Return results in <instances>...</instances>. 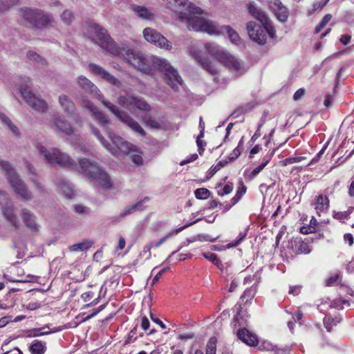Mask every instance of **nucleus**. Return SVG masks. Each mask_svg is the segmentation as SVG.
<instances>
[{"label":"nucleus","instance_id":"a19ab883","mask_svg":"<svg viewBox=\"0 0 354 354\" xmlns=\"http://www.w3.org/2000/svg\"><path fill=\"white\" fill-rule=\"evenodd\" d=\"M136 151H131L129 154H131V160L137 166H140L143 164V158L141 156V152L138 151L137 147L135 146Z\"/></svg>","mask_w":354,"mask_h":354},{"label":"nucleus","instance_id":"6e6552de","mask_svg":"<svg viewBox=\"0 0 354 354\" xmlns=\"http://www.w3.org/2000/svg\"><path fill=\"white\" fill-rule=\"evenodd\" d=\"M0 169L6 176L8 183L17 195L19 196L24 201H28L32 198V193L28 190L26 185L9 162L0 160Z\"/></svg>","mask_w":354,"mask_h":354},{"label":"nucleus","instance_id":"e433bc0d","mask_svg":"<svg viewBox=\"0 0 354 354\" xmlns=\"http://www.w3.org/2000/svg\"><path fill=\"white\" fill-rule=\"evenodd\" d=\"M26 168L28 170L30 174L33 175V176L30 178V180H31V181H32L34 183L35 187L37 189H39V191H43V185L37 179L36 176H35L36 170L35 169L33 166L30 163L28 162L27 161L26 162Z\"/></svg>","mask_w":354,"mask_h":354},{"label":"nucleus","instance_id":"c756f323","mask_svg":"<svg viewBox=\"0 0 354 354\" xmlns=\"http://www.w3.org/2000/svg\"><path fill=\"white\" fill-rule=\"evenodd\" d=\"M93 243V241L86 239L82 242L77 243L71 245L69 247V249L71 251L73 252L84 251L91 248Z\"/></svg>","mask_w":354,"mask_h":354},{"label":"nucleus","instance_id":"a18cd8bd","mask_svg":"<svg viewBox=\"0 0 354 354\" xmlns=\"http://www.w3.org/2000/svg\"><path fill=\"white\" fill-rule=\"evenodd\" d=\"M216 340L214 337L210 338L207 344L206 354H216Z\"/></svg>","mask_w":354,"mask_h":354},{"label":"nucleus","instance_id":"0e129e2a","mask_svg":"<svg viewBox=\"0 0 354 354\" xmlns=\"http://www.w3.org/2000/svg\"><path fill=\"white\" fill-rule=\"evenodd\" d=\"M198 158V155L196 153H193L188 157H187L186 159L182 160L180 163V165H185L187 163L192 162L194 160H196Z\"/></svg>","mask_w":354,"mask_h":354},{"label":"nucleus","instance_id":"052dcab7","mask_svg":"<svg viewBox=\"0 0 354 354\" xmlns=\"http://www.w3.org/2000/svg\"><path fill=\"white\" fill-rule=\"evenodd\" d=\"M136 333H137V327L136 326L133 329H131L130 330V332L129 333V334L127 335V338L125 341L126 344L133 342L134 341L136 340V339H137V337L136 336Z\"/></svg>","mask_w":354,"mask_h":354},{"label":"nucleus","instance_id":"c9c22d12","mask_svg":"<svg viewBox=\"0 0 354 354\" xmlns=\"http://www.w3.org/2000/svg\"><path fill=\"white\" fill-rule=\"evenodd\" d=\"M142 206V201H138L134 204L127 206L121 212L122 216H127L133 213L136 210H140Z\"/></svg>","mask_w":354,"mask_h":354},{"label":"nucleus","instance_id":"bf43d9fd","mask_svg":"<svg viewBox=\"0 0 354 354\" xmlns=\"http://www.w3.org/2000/svg\"><path fill=\"white\" fill-rule=\"evenodd\" d=\"M75 211L78 214H88L91 213V210L88 207L83 206L82 205H75L74 206Z\"/></svg>","mask_w":354,"mask_h":354},{"label":"nucleus","instance_id":"f03ea898","mask_svg":"<svg viewBox=\"0 0 354 354\" xmlns=\"http://www.w3.org/2000/svg\"><path fill=\"white\" fill-rule=\"evenodd\" d=\"M79 104L84 109L89 111L91 117L96 120L99 124L104 129L109 136L111 143H109L101 135L100 131L92 124H89L91 132L100 141L101 145L111 153L113 155L127 154L131 151H136L135 146L118 135L111 133L109 129L110 120L107 117L94 105V104L88 99L82 98L79 100Z\"/></svg>","mask_w":354,"mask_h":354},{"label":"nucleus","instance_id":"20e7f679","mask_svg":"<svg viewBox=\"0 0 354 354\" xmlns=\"http://www.w3.org/2000/svg\"><path fill=\"white\" fill-rule=\"evenodd\" d=\"M80 172L88 178L96 187L103 190L114 189V183L109 174L95 161L82 158L79 161Z\"/></svg>","mask_w":354,"mask_h":354},{"label":"nucleus","instance_id":"37998d69","mask_svg":"<svg viewBox=\"0 0 354 354\" xmlns=\"http://www.w3.org/2000/svg\"><path fill=\"white\" fill-rule=\"evenodd\" d=\"M256 292L257 288L255 286H252L250 288H248L244 291L241 296V299L243 300L245 299V302H248L254 297Z\"/></svg>","mask_w":354,"mask_h":354},{"label":"nucleus","instance_id":"7c9ffc66","mask_svg":"<svg viewBox=\"0 0 354 354\" xmlns=\"http://www.w3.org/2000/svg\"><path fill=\"white\" fill-rule=\"evenodd\" d=\"M192 56L198 62L201 63V66L203 68L208 71L211 74L216 73V69L212 65V64L208 61H202L201 57L196 53L191 51Z\"/></svg>","mask_w":354,"mask_h":354},{"label":"nucleus","instance_id":"79ce46f5","mask_svg":"<svg viewBox=\"0 0 354 354\" xmlns=\"http://www.w3.org/2000/svg\"><path fill=\"white\" fill-rule=\"evenodd\" d=\"M243 145V138H242L238 146L233 150V151L230 154L229 159L230 161H233L235 159H236L241 153V147Z\"/></svg>","mask_w":354,"mask_h":354},{"label":"nucleus","instance_id":"f3484780","mask_svg":"<svg viewBox=\"0 0 354 354\" xmlns=\"http://www.w3.org/2000/svg\"><path fill=\"white\" fill-rule=\"evenodd\" d=\"M51 127L66 136L75 135V129L66 120L61 116H56L53 118Z\"/></svg>","mask_w":354,"mask_h":354},{"label":"nucleus","instance_id":"864d4df0","mask_svg":"<svg viewBox=\"0 0 354 354\" xmlns=\"http://www.w3.org/2000/svg\"><path fill=\"white\" fill-rule=\"evenodd\" d=\"M245 191H246V187L244 186H242L241 187H239L238 189L235 196L232 198V202L233 205L236 203L240 200V198L242 197L243 194H245Z\"/></svg>","mask_w":354,"mask_h":354},{"label":"nucleus","instance_id":"4d7b16f0","mask_svg":"<svg viewBox=\"0 0 354 354\" xmlns=\"http://www.w3.org/2000/svg\"><path fill=\"white\" fill-rule=\"evenodd\" d=\"M233 190V184L228 183L222 189V190L218 192L219 196H224L230 194Z\"/></svg>","mask_w":354,"mask_h":354},{"label":"nucleus","instance_id":"bb28decb","mask_svg":"<svg viewBox=\"0 0 354 354\" xmlns=\"http://www.w3.org/2000/svg\"><path fill=\"white\" fill-rule=\"evenodd\" d=\"M56 185L60 192L68 198H71L73 196V191L68 183L62 178H59L56 181Z\"/></svg>","mask_w":354,"mask_h":354},{"label":"nucleus","instance_id":"2eb2a0df","mask_svg":"<svg viewBox=\"0 0 354 354\" xmlns=\"http://www.w3.org/2000/svg\"><path fill=\"white\" fill-rule=\"evenodd\" d=\"M143 35L145 39L149 43L165 50H171L172 44L163 35H162L157 30L146 28L143 30Z\"/></svg>","mask_w":354,"mask_h":354},{"label":"nucleus","instance_id":"5701e85b","mask_svg":"<svg viewBox=\"0 0 354 354\" xmlns=\"http://www.w3.org/2000/svg\"><path fill=\"white\" fill-rule=\"evenodd\" d=\"M59 103L63 111L68 116L71 117L75 112V105L71 99L66 95H61L59 96Z\"/></svg>","mask_w":354,"mask_h":354},{"label":"nucleus","instance_id":"b1692460","mask_svg":"<svg viewBox=\"0 0 354 354\" xmlns=\"http://www.w3.org/2000/svg\"><path fill=\"white\" fill-rule=\"evenodd\" d=\"M21 216L26 225L32 231L38 230V225L35 221V216L30 210L24 208L21 211Z\"/></svg>","mask_w":354,"mask_h":354},{"label":"nucleus","instance_id":"69168bd1","mask_svg":"<svg viewBox=\"0 0 354 354\" xmlns=\"http://www.w3.org/2000/svg\"><path fill=\"white\" fill-rule=\"evenodd\" d=\"M260 279V274L259 272H257L252 277L249 276L245 278L244 283H251L252 281H259Z\"/></svg>","mask_w":354,"mask_h":354},{"label":"nucleus","instance_id":"338daca9","mask_svg":"<svg viewBox=\"0 0 354 354\" xmlns=\"http://www.w3.org/2000/svg\"><path fill=\"white\" fill-rule=\"evenodd\" d=\"M149 326H150V322H149V319H147V317H142L141 328L144 330H147L149 328Z\"/></svg>","mask_w":354,"mask_h":354},{"label":"nucleus","instance_id":"c85d7f7f","mask_svg":"<svg viewBox=\"0 0 354 354\" xmlns=\"http://www.w3.org/2000/svg\"><path fill=\"white\" fill-rule=\"evenodd\" d=\"M0 120L4 126L7 127L13 135L18 136L19 134V129L5 113L0 112Z\"/></svg>","mask_w":354,"mask_h":354},{"label":"nucleus","instance_id":"ddd939ff","mask_svg":"<svg viewBox=\"0 0 354 354\" xmlns=\"http://www.w3.org/2000/svg\"><path fill=\"white\" fill-rule=\"evenodd\" d=\"M23 18L35 28H42L50 24L52 16L44 13L41 10L25 8L22 11Z\"/></svg>","mask_w":354,"mask_h":354},{"label":"nucleus","instance_id":"de8ad7c7","mask_svg":"<svg viewBox=\"0 0 354 354\" xmlns=\"http://www.w3.org/2000/svg\"><path fill=\"white\" fill-rule=\"evenodd\" d=\"M61 18L64 23L68 25L73 21L74 15L71 10H66L62 14Z\"/></svg>","mask_w":354,"mask_h":354},{"label":"nucleus","instance_id":"39448f33","mask_svg":"<svg viewBox=\"0 0 354 354\" xmlns=\"http://www.w3.org/2000/svg\"><path fill=\"white\" fill-rule=\"evenodd\" d=\"M163 2L167 8L178 13V20L189 30H193L191 21L194 23L196 19L204 18L202 10L187 0H163Z\"/></svg>","mask_w":354,"mask_h":354},{"label":"nucleus","instance_id":"c03bdc74","mask_svg":"<svg viewBox=\"0 0 354 354\" xmlns=\"http://www.w3.org/2000/svg\"><path fill=\"white\" fill-rule=\"evenodd\" d=\"M27 57L29 60L36 62L42 65L46 64V60L44 59L40 55L33 51H28L27 53Z\"/></svg>","mask_w":354,"mask_h":354},{"label":"nucleus","instance_id":"9d476101","mask_svg":"<svg viewBox=\"0 0 354 354\" xmlns=\"http://www.w3.org/2000/svg\"><path fill=\"white\" fill-rule=\"evenodd\" d=\"M246 28L250 38L259 44H266L267 35L271 38H274L275 36V30L270 21H267L266 24L249 21Z\"/></svg>","mask_w":354,"mask_h":354},{"label":"nucleus","instance_id":"aec40b11","mask_svg":"<svg viewBox=\"0 0 354 354\" xmlns=\"http://www.w3.org/2000/svg\"><path fill=\"white\" fill-rule=\"evenodd\" d=\"M130 8L136 17L141 19L149 21L154 19V13L144 6L131 4Z\"/></svg>","mask_w":354,"mask_h":354},{"label":"nucleus","instance_id":"a878e982","mask_svg":"<svg viewBox=\"0 0 354 354\" xmlns=\"http://www.w3.org/2000/svg\"><path fill=\"white\" fill-rule=\"evenodd\" d=\"M28 349L32 354H44L46 351V343L35 339L29 345Z\"/></svg>","mask_w":354,"mask_h":354},{"label":"nucleus","instance_id":"0eeeda50","mask_svg":"<svg viewBox=\"0 0 354 354\" xmlns=\"http://www.w3.org/2000/svg\"><path fill=\"white\" fill-rule=\"evenodd\" d=\"M36 149L44 161L52 166H60L68 167L71 169L80 171L79 165H77L71 156L66 153L63 152L58 148L47 149L42 145L38 143L36 145Z\"/></svg>","mask_w":354,"mask_h":354},{"label":"nucleus","instance_id":"e2e57ef3","mask_svg":"<svg viewBox=\"0 0 354 354\" xmlns=\"http://www.w3.org/2000/svg\"><path fill=\"white\" fill-rule=\"evenodd\" d=\"M169 270V267L164 268L162 270H160L156 276L152 279V284H155L158 281L162 274H164L165 272Z\"/></svg>","mask_w":354,"mask_h":354},{"label":"nucleus","instance_id":"1a4fd4ad","mask_svg":"<svg viewBox=\"0 0 354 354\" xmlns=\"http://www.w3.org/2000/svg\"><path fill=\"white\" fill-rule=\"evenodd\" d=\"M31 86L32 82L29 77H24L21 79L19 90L21 96L25 102L36 111L39 113L46 112L48 109L47 103L28 90Z\"/></svg>","mask_w":354,"mask_h":354},{"label":"nucleus","instance_id":"680f3d73","mask_svg":"<svg viewBox=\"0 0 354 354\" xmlns=\"http://www.w3.org/2000/svg\"><path fill=\"white\" fill-rule=\"evenodd\" d=\"M268 3L273 12L278 10L282 6V3L279 0H268Z\"/></svg>","mask_w":354,"mask_h":354},{"label":"nucleus","instance_id":"603ef678","mask_svg":"<svg viewBox=\"0 0 354 354\" xmlns=\"http://www.w3.org/2000/svg\"><path fill=\"white\" fill-rule=\"evenodd\" d=\"M304 159H305V158L303 156L289 157L283 160L282 165L286 166L295 162H299Z\"/></svg>","mask_w":354,"mask_h":354},{"label":"nucleus","instance_id":"ea45409f","mask_svg":"<svg viewBox=\"0 0 354 354\" xmlns=\"http://www.w3.org/2000/svg\"><path fill=\"white\" fill-rule=\"evenodd\" d=\"M339 322L337 318H332L330 317H325L324 318V324L328 331H330L334 326H336Z\"/></svg>","mask_w":354,"mask_h":354},{"label":"nucleus","instance_id":"6ab92c4d","mask_svg":"<svg viewBox=\"0 0 354 354\" xmlns=\"http://www.w3.org/2000/svg\"><path fill=\"white\" fill-rule=\"evenodd\" d=\"M236 335L239 339L250 346H254L258 344L257 336L245 328H239Z\"/></svg>","mask_w":354,"mask_h":354},{"label":"nucleus","instance_id":"f8f14e48","mask_svg":"<svg viewBox=\"0 0 354 354\" xmlns=\"http://www.w3.org/2000/svg\"><path fill=\"white\" fill-rule=\"evenodd\" d=\"M118 104L131 113H134L135 109L142 112H149L151 109V105L144 98L132 95H120Z\"/></svg>","mask_w":354,"mask_h":354},{"label":"nucleus","instance_id":"cd10ccee","mask_svg":"<svg viewBox=\"0 0 354 354\" xmlns=\"http://www.w3.org/2000/svg\"><path fill=\"white\" fill-rule=\"evenodd\" d=\"M294 251L299 254H309L312 248L308 242L301 240L295 241L292 243Z\"/></svg>","mask_w":354,"mask_h":354},{"label":"nucleus","instance_id":"a211bd4d","mask_svg":"<svg viewBox=\"0 0 354 354\" xmlns=\"http://www.w3.org/2000/svg\"><path fill=\"white\" fill-rule=\"evenodd\" d=\"M201 220H202V218H197V219H196L194 221H191L189 223H187L185 225H183V226L176 229V230L169 232L166 236H165L164 237L161 238L158 241H157V242H155V241L150 242L149 243H148L147 245H146L144 247V250L148 251L149 252H150V250H151V248H157L160 247L170 236L177 234L178 233L180 232L181 231H183L185 228L192 225L193 224H194V223H197V222H198V221H200Z\"/></svg>","mask_w":354,"mask_h":354},{"label":"nucleus","instance_id":"473e14b6","mask_svg":"<svg viewBox=\"0 0 354 354\" xmlns=\"http://www.w3.org/2000/svg\"><path fill=\"white\" fill-rule=\"evenodd\" d=\"M271 158V155L266 156L265 158H263L262 162L250 172L249 174V178L250 179L255 178L269 163Z\"/></svg>","mask_w":354,"mask_h":354},{"label":"nucleus","instance_id":"58836bf2","mask_svg":"<svg viewBox=\"0 0 354 354\" xmlns=\"http://www.w3.org/2000/svg\"><path fill=\"white\" fill-rule=\"evenodd\" d=\"M194 194L197 199L205 200L209 197L210 192L206 188H198L195 190Z\"/></svg>","mask_w":354,"mask_h":354},{"label":"nucleus","instance_id":"7ed1b4c3","mask_svg":"<svg viewBox=\"0 0 354 354\" xmlns=\"http://www.w3.org/2000/svg\"><path fill=\"white\" fill-rule=\"evenodd\" d=\"M77 83L85 92L90 93L100 101L120 121L140 136H145L146 133L139 123L127 112L120 110L117 106L106 100L98 88L90 80L84 75H80L77 78Z\"/></svg>","mask_w":354,"mask_h":354},{"label":"nucleus","instance_id":"8fccbe9b","mask_svg":"<svg viewBox=\"0 0 354 354\" xmlns=\"http://www.w3.org/2000/svg\"><path fill=\"white\" fill-rule=\"evenodd\" d=\"M17 0H0V12L8 9L10 6L16 3Z\"/></svg>","mask_w":354,"mask_h":354},{"label":"nucleus","instance_id":"f704fd0d","mask_svg":"<svg viewBox=\"0 0 354 354\" xmlns=\"http://www.w3.org/2000/svg\"><path fill=\"white\" fill-rule=\"evenodd\" d=\"M318 225H319V223L317 221V220L314 217H312V218L310 221V224L307 226L301 227L300 228V232L304 234L314 233V232H317V230L318 229Z\"/></svg>","mask_w":354,"mask_h":354},{"label":"nucleus","instance_id":"423d86ee","mask_svg":"<svg viewBox=\"0 0 354 354\" xmlns=\"http://www.w3.org/2000/svg\"><path fill=\"white\" fill-rule=\"evenodd\" d=\"M191 23L190 24L192 26V29L194 31L204 32L210 35L216 36L227 33L230 41L233 44L239 46L242 44V40L238 32L229 26H219L216 22L205 18L196 19V22L194 23L191 21Z\"/></svg>","mask_w":354,"mask_h":354},{"label":"nucleus","instance_id":"13d9d810","mask_svg":"<svg viewBox=\"0 0 354 354\" xmlns=\"http://www.w3.org/2000/svg\"><path fill=\"white\" fill-rule=\"evenodd\" d=\"M247 233L246 232H241L236 239L228 245V248L236 247L239 245L242 241L245 238Z\"/></svg>","mask_w":354,"mask_h":354},{"label":"nucleus","instance_id":"49530a36","mask_svg":"<svg viewBox=\"0 0 354 354\" xmlns=\"http://www.w3.org/2000/svg\"><path fill=\"white\" fill-rule=\"evenodd\" d=\"M203 257L221 268V266L222 264L221 261L217 258L216 254L212 252L203 253Z\"/></svg>","mask_w":354,"mask_h":354},{"label":"nucleus","instance_id":"393cba45","mask_svg":"<svg viewBox=\"0 0 354 354\" xmlns=\"http://www.w3.org/2000/svg\"><path fill=\"white\" fill-rule=\"evenodd\" d=\"M248 12L262 24H266L267 21H270L266 13L258 8L252 3L247 5Z\"/></svg>","mask_w":354,"mask_h":354},{"label":"nucleus","instance_id":"dca6fc26","mask_svg":"<svg viewBox=\"0 0 354 354\" xmlns=\"http://www.w3.org/2000/svg\"><path fill=\"white\" fill-rule=\"evenodd\" d=\"M88 67L93 75L105 80L110 84L115 86L118 88L122 87V84L120 81L101 66L90 63Z\"/></svg>","mask_w":354,"mask_h":354},{"label":"nucleus","instance_id":"4468645a","mask_svg":"<svg viewBox=\"0 0 354 354\" xmlns=\"http://www.w3.org/2000/svg\"><path fill=\"white\" fill-rule=\"evenodd\" d=\"M0 206L1 213L8 222L16 229L20 225L19 220L15 213V207L6 192L0 190Z\"/></svg>","mask_w":354,"mask_h":354},{"label":"nucleus","instance_id":"5fc2aeb1","mask_svg":"<svg viewBox=\"0 0 354 354\" xmlns=\"http://www.w3.org/2000/svg\"><path fill=\"white\" fill-rule=\"evenodd\" d=\"M345 304H348V305H349V304L346 300L342 299L341 298H338L331 301L330 307L334 308H342L343 305Z\"/></svg>","mask_w":354,"mask_h":354},{"label":"nucleus","instance_id":"2f4dec72","mask_svg":"<svg viewBox=\"0 0 354 354\" xmlns=\"http://www.w3.org/2000/svg\"><path fill=\"white\" fill-rule=\"evenodd\" d=\"M47 327L37 328L30 329L26 331V337H35L42 335H46L51 333V331L46 330Z\"/></svg>","mask_w":354,"mask_h":354},{"label":"nucleus","instance_id":"4be33fe9","mask_svg":"<svg viewBox=\"0 0 354 354\" xmlns=\"http://www.w3.org/2000/svg\"><path fill=\"white\" fill-rule=\"evenodd\" d=\"M142 120L147 127L153 129L160 130L166 127L163 116L155 118L151 115H145L142 117Z\"/></svg>","mask_w":354,"mask_h":354},{"label":"nucleus","instance_id":"774afa93","mask_svg":"<svg viewBox=\"0 0 354 354\" xmlns=\"http://www.w3.org/2000/svg\"><path fill=\"white\" fill-rule=\"evenodd\" d=\"M94 296V293L93 292H84L82 295H81V298L82 299V300L84 301V302H87L88 301H90Z\"/></svg>","mask_w":354,"mask_h":354},{"label":"nucleus","instance_id":"09e8293b","mask_svg":"<svg viewBox=\"0 0 354 354\" xmlns=\"http://www.w3.org/2000/svg\"><path fill=\"white\" fill-rule=\"evenodd\" d=\"M227 163V161L221 160L219 161L216 165H213L211 167L208 171V175L210 176H214L218 171H219L222 167H225Z\"/></svg>","mask_w":354,"mask_h":354},{"label":"nucleus","instance_id":"72a5a7b5","mask_svg":"<svg viewBox=\"0 0 354 354\" xmlns=\"http://www.w3.org/2000/svg\"><path fill=\"white\" fill-rule=\"evenodd\" d=\"M248 319L247 313L239 311L234 319V326H239L240 328H245V326H247Z\"/></svg>","mask_w":354,"mask_h":354},{"label":"nucleus","instance_id":"6e6d98bb","mask_svg":"<svg viewBox=\"0 0 354 354\" xmlns=\"http://www.w3.org/2000/svg\"><path fill=\"white\" fill-rule=\"evenodd\" d=\"M71 144L76 150L79 151L84 153L88 151V149L85 145L80 144L77 141H72Z\"/></svg>","mask_w":354,"mask_h":354},{"label":"nucleus","instance_id":"412c9836","mask_svg":"<svg viewBox=\"0 0 354 354\" xmlns=\"http://www.w3.org/2000/svg\"><path fill=\"white\" fill-rule=\"evenodd\" d=\"M329 202L328 196L323 194H319L315 198L313 205L318 215L328 211L330 206Z\"/></svg>","mask_w":354,"mask_h":354},{"label":"nucleus","instance_id":"9b49d317","mask_svg":"<svg viewBox=\"0 0 354 354\" xmlns=\"http://www.w3.org/2000/svg\"><path fill=\"white\" fill-rule=\"evenodd\" d=\"M205 47L209 55L215 57L230 70L239 71L241 68L240 62L220 46L214 44L207 43Z\"/></svg>","mask_w":354,"mask_h":354},{"label":"nucleus","instance_id":"4c0bfd02","mask_svg":"<svg viewBox=\"0 0 354 354\" xmlns=\"http://www.w3.org/2000/svg\"><path fill=\"white\" fill-rule=\"evenodd\" d=\"M274 13L279 21L286 22L288 20V10L283 5L279 8L278 10L275 11Z\"/></svg>","mask_w":354,"mask_h":354},{"label":"nucleus","instance_id":"3c124183","mask_svg":"<svg viewBox=\"0 0 354 354\" xmlns=\"http://www.w3.org/2000/svg\"><path fill=\"white\" fill-rule=\"evenodd\" d=\"M276 345L272 344L270 342L263 341L259 345V349L265 351H273Z\"/></svg>","mask_w":354,"mask_h":354},{"label":"nucleus","instance_id":"f257e3e1","mask_svg":"<svg viewBox=\"0 0 354 354\" xmlns=\"http://www.w3.org/2000/svg\"><path fill=\"white\" fill-rule=\"evenodd\" d=\"M84 34L91 41L97 44L110 54L122 56L129 64L143 73H150L153 69H158L162 73L165 82L174 91H176L180 86H183V80L178 71L167 59L156 56L145 55L140 52L130 49H120L107 30L96 23H89Z\"/></svg>","mask_w":354,"mask_h":354}]
</instances>
